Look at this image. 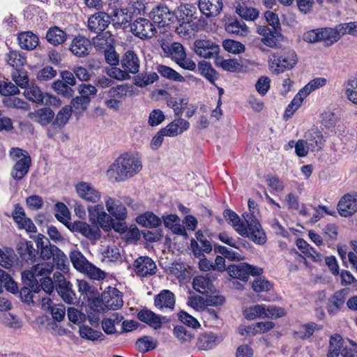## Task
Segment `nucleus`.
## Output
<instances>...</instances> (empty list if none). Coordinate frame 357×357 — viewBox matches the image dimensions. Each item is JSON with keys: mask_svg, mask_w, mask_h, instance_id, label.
<instances>
[{"mask_svg": "<svg viewBox=\"0 0 357 357\" xmlns=\"http://www.w3.org/2000/svg\"><path fill=\"white\" fill-rule=\"evenodd\" d=\"M222 215L227 223L241 236L248 237L259 245H264L266 242V233L260 222H257L252 214L243 215L244 220H241L236 212L227 208Z\"/></svg>", "mask_w": 357, "mask_h": 357, "instance_id": "f257e3e1", "label": "nucleus"}, {"mask_svg": "<svg viewBox=\"0 0 357 357\" xmlns=\"http://www.w3.org/2000/svg\"><path fill=\"white\" fill-rule=\"evenodd\" d=\"M142 169V165L139 158L124 153L109 166L107 175L114 181H123L139 173Z\"/></svg>", "mask_w": 357, "mask_h": 357, "instance_id": "f03ea898", "label": "nucleus"}, {"mask_svg": "<svg viewBox=\"0 0 357 357\" xmlns=\"http://www.w3.org/2000/svg\"><path fill=\"white\" fill-rule=\"evenodd\" d=\"M36 243L38 254L43 260L52 258L57 269L63 273L68 271L69 264L67 256L57 246L51 244L48 238L38 234L36 238Z\"/></svg>", "mask_w": 357, "mask_h": 357, "instance_id": "7ed1b4c3", "label": "nucleus"}, {"mask_svg": "<svg viewBox=\"0 0 357 357\" xmlns=\"http://www.w3.org/2000/svg\"><path fill=\"white\" fill-rule=\"evenodd\" d=\"M120 63L123 69L111 67L106 71L108 76L123 81L130 79V73L136 74L139 72L140 61L137 54L133 51L128 50L126 52Z\"/></svg>", "mask_w": 357, "mask_h": 357, "instance_id": "20e7f679", "label": "nucleus"}, {"mask_svg": "<svg viewBox=\"0 0 357 357\" xmlns=\"http://www.w3.org/2000/svg\"><path fill=\"white\" fill-rule=\"evenodd\" d=\"M174 17H176L178 26L177 29H181L187 33L190 34L192 32L197 31L199 29L198 11L197 7L193 4L181 5L174 12Z\"/></svg>", "mask_w": 357, "mask_h": 357, "instance_id": "39448f33", "label": "nucleus"}, {"mask_svg": "<svg viewBox=\"0 0 357 357\" xmlns=\"http://www.w3.org/2000/svg\"><path fill=\"white\" fill-rule=\"evenodd\" d=\"M9 157L15 162L10 176L16 181H21L28 174L31 165L29 153L19 147H13L9 151Z\"/></svg>", "mask_w": 357, "mask_h": 357, "instance_id": "423d86ee", "label": "nucleus"}, {"mask_svg": "<svg viewBox=\"0 0 357 357\" xmlns=\"http://www.w3.org/2000/svg\"><path fill=\"white\" fill-rule=\"evenodd\" d=\"M271 68L275 74L282 73L292 69L298 62L296 52L292 49H284L273 55Z\"/></svg>", "mask_w": 357, "mask_h": 357, "instance_id": "0eeeda50", "label": "nucleus"}, {"mask_svg": "<svg viewBox=\"0 0 357 357\" xmlns=\"http://www.w3.org/2000/svg\"><path fill=\"white\" fill-rule=\"evenodd\" d=\"M55 288L63 301L68 304L79 303V297L73 289V284L67 281L65 276L60 272H55L53 275Z\"/></svg>", "mask_w": 357, "mask_h": 357, "instance_id": "6e6552de", "label": "nucleus"}, {"mask_svg": "<svg viewBox=\"0 0 357 357\" xmlns=\"http://www.w3.org/2000/svg\"><path fill=\"white\" fill-rule=\"evenodd\" d=\"M72 107L66 105L63 107L56 114L55 118L52 121L47 130V135L49 138H52L58 134L68 123L72 116Z\"/></svg>", "mask_w": 357, "mask_h": 357, "instance_id": "1a4fd4ad", "label": "nucleus"}, {"mask_svg": "<svg viewBox=\"0 0 357 357\" xmlns=\"http://www.w3.org/2000/svg\"><path fill=\"white\" fill-rule=\"evenodd\" d=\"M130 30L135 36L142 40L152 38L157 33L154 23L142 17L134 21L130 25Z\"/></svg>", "mask_w": 357, "mask_h": 357, "instance_id": "9d476101", "label": "nucleus"}, {"mask_svg": "<svg viewBox=\"0 0 357 357\" xmlns=\"http://www.w3.org/2000/svg\"><path fill=\"white\" fill-rule=\"evenodd\" d=\"M89 221L92 224L98 222L100 227L105 231L112 229L114 220L107 214L102 205H96L88 208Z\"/></svg>", "mask_w": 357, "mask_h": 357, "instance_id": "9b49d317", "label": "nucleus"}, {"mask_svg": "<svg viewBox=\"0 0 357 357\" xmlns=\"http://www.w3.org/2000/svg\"><path fill=\"white\" fill-rule=\"evenodd\" d=\"M149 17L154 24L159 27H164L169 25L173 22L174 14L166 5L160 3L152 9L149 14Z\"/></svg>", "mask_w": 357, "mask_h": 357, "instance_id": "f8f14e48", "label": "nucleus"}, {"mask_svg": "<svg viewBox=\"0 0 357 357\" xmlns=\"http://www.w3.org/2000/svg\"><path fill=\"white\" fill-rule=\"evenodd\" d=\"M54 263L43 262L33 266L32 271L22 272L23 277L28 279L29 284H33L35 289H38V282L36 277L50 278L49 275L53 271Z\"/></svg>", "mask_w": 357, "mask_h": 357, "instance_id": "ddd939ff", "label": "nucleus"}, {"mask_svg": "<svg viewBox=\"0 0 357 357\" xmlns=\"http://www.w3.org/2000/svg\"><path fill=\"white\" fill-rule=\"evenodd\" d=\"M24 95L30 101L38 105H41L44 103L46 105H56V102H57L58 105H60V101L56 97L43 93L38 86L33 84L24 89Z\"/></svg>", "mask_w": 357, "mask_h": 357, "instance_id": "4468645a", "label": "nucleus"}, {"mask_svg": "<svg viewBox=\"0 0 357 357\" xmlns=\"http://www.w3.org/2000/svg\"><path fill=\"white\" fill-rule=\"evenodd\" d=\"M68 228L73 232H77L85 238L93 241L101 237V231L98 225L91 227L85 222L75 221L68 225Z\"/></svg>", "mask_w": 357, "mask_h": 357, "instance_id": "2eb2a0df", "label": "nucleus"}, {"mask_svg": "<svg viewBox=\"0 0 357 357\" xmlns=\"http://www.w3.org/2000/svg\"><path fill=\"white\" fill-rule=\"evenodd\" d=\"M17 252L22 261L28 265L33 264L38 255V248L35 249L31 241H20L16 248Z\"/></svg>", "mask_w": 357, "mask_h": 357, "instance_id": "dca6fc26", "label": "nucleus"}, {"mask_svg": "<svg viewBox=\"0 0 357 357\" xmlns=\"http://www.w3.org/2000/svg\"><path fill=\"white\" fill-rule=\"evenodd\" d=\"M100 301L106 308L112 310L119 309L123 304L121 292L114 287H108L102 293Z\"/></svg>", "mask_w": 357, "mask_h": 357, "instance_id": "f3484780", "label": "nucleus"}, {"mask_svg": "<svg viewBox=\"0 0 357 357\" xmlns=\"http://www.w3.org/2000/svg\"><path fill=\"white\" fill-rule=\"evenodd\" d=\"M135 271L139 277L153 275L156 272V264L149 257H139L134 261Z\"/></svg>", "mask_w": 357, "mask_h": 357, "instance_id": "a211bd4d", "label": "nucleus"}, {"mask_svg": "<svg viewBox=\"0 0 357 357\" xmlns=\"http://www.w3.org/2000/svg\"><path fill=\"white\" fill-rule=\"evenodd\" d=\"M350 289L345 287L336 291L328 299L327 311L329 314L335 315L339 312L345 303V300L349 294Z\"/></svg>", "mask_w": 357, "mask_h": 357, "instance_id": "6ab92c4d", "label": "nucleus"}, {"mask_svg": "<svg viewBox=\"0 0 357 357\" xmlns=\"http://www.w3.org/2000/svg\"><path fill=\"white\" fill-rule=\"evenodd\" d=\"M194 46L196 54L206 59L214 57L220 50L218 45L208 40H197L195 42Z\"/></svg>", "mask_w": 357, "mask_h": 357, "instance_id": "aec40b11", "label": "nucleus"}, {"mask_svg": "<svg viewBox=\"0 0 357 357\" xmlns=\"http://www.w3.org/2000/svg\"><path fill=\"white\" fill-rule=\"evenodd\" d=\"M109 24L110 16L109 13L98 12L89 17L88 28L90 31L98 34L102 33Z\"/></svg>", "mask_w": 357, "mask_h": 357, "instance_id": "412c9836", "label": "nucleus"}, {"mask_svg": "<svg viewBox=\"0 0 357 357\" xmlns=\"http://www.w3.org/2000/svg\"><path fill=\"white\" fill-rule=\"evenodd\" d=\"M304 137L307 149L312 152L320 151L324 145L325 140L323 134L317 128L307 131L305 133Z\"/></svg>", "mask_w": 357, "mask_h": 357, "instance_id": "4be33fe9", "label": "nucleus"}, {"mask_svg": "<svg viewBox=\"0 0 357 357\" xmlns=\"http://www.w3.org/2000/svg\"><path fill=\"white\" fill-rule=\"evenodd\" d=\"M337 210L341 216L349 217L357 211V195L347 194L339 201Z\"/></svg>", "mask_w": 357, "mask_h": 357, "instance_id": "5701e85b", "label": "nucleus"}, {"mask_svg": "<svg viewBox=\"0 0 357 357\" xmlns=\"http://www.w3.org/2000/svg\"><path fill=\"white\" fill-rule=\"evenodd\" d=\"M55 114L50 107H42L29 112L28 117L42 126H47L52 123Z\"/></svg>", "mask_w": 357, "mask_h": 357, "instance_id": "b1692460", "label": "nucleus"}, {"mask_svg": "<svg viewBox=\"0 0 357 357\" xmlns=\"http://www.w3.org/2000/svg\"><path fill=\"white\" fill-rule=\"evenodd\" d=\"M76 191L82 199L89 202L96 203L100 199V193L86 182H80L76 185Z\"/></svg>", "mask_w": 357, "mask_h": 357, "instance_id": "393cba45", "label": "nucleus"}, {"mask_svg": "<svg viewBox=\"0 0 357 357\" xmlns=\"http://www.w3.org/2000/svg\"><path fill=\"white\" fill-rule=\"evenodd\" d=\"M91 47L90 40L84 36H76L72 41L69 50L71 52L78 56L84 57L89 54Z\"/></svg>", "mask_w": 357, "mask_h": 357, "instance_id": "a878e982", "label": "nucleus"}, {"mask_svg": "<svg viewBox=\"0 0 357 357\" xmlns=\"http://www.w3.org/2000/svg\"><path fill=\"white\" fill-rule=\"evenodd\" d=\"M223 3L221 0H199V11L207 17L218 15L222 10Z\"/></svg>", "mask_w": 357, "mask_h": 357, "instance_id": "bb28decb", "label": "nucleus"}, {"mask_svg": "<svg viewBox=\"0 0 357 357\" xmlns=\"http://www.w3.org/2000/svg\"><path fill=\"white\" fill-rule=\"evenodd\" d=\"M137 318L141 321L157 330L162 327V322L166 321L165 317H160L150 310H142L137 313Z\"/></svg>", "mask_w": 357, "mask_h": 357, "instance_id": "cd10ccee", "label": "nucleus"}, {"mask_svg": "<svg viewBox=\"0 0 357 357\" xmlns=\"http://www.w3.org/2000/svg\"><path fill=\"white\" fill-rule=\"evenodd\" d=\"M176 298L174 294L169 290L164 289L154 298L156 307L162 310H173L175 306Z\"/></svg>", "mask_w": 357, "mask_h": 357, "instance_id": "c85d7f7f", "label": "nucleus"}, {"mask_svg": "<svg viewBox=\"0 0 357 357\" xmlns=\"http://www.w3.org/2000/svg\"><path fill=\"white\" fill-rule=\"evenodd\" d=\"M108 212L118 220H125L127 218V209L120 200L108 197L105 201Z\"/></svg>", "mask_w": 357, "mask_h": 357, "instance_id": "c756f323", "label": "nucleus"}, {"mask_svg": "<svg viewBox=\"0 0 357 357\" xmlns=\"http://www.w3.org/2000/svg\"><path fill=\"white\" fill-rule=\"evenodd\" d=\"M190 123L188 121L178 117L176 118L172 122L169 123L162 131L168 137L177 136L189 128Z\"/></svg>", "mask_w": 357, "mask_h": 357, "instance_id": "7c9ffc66", "label": "nucleus"}, {"mask_svg": "<svg viewBox=\"0 0 357 357\" xmlns=\"http://www.w3.org/2000/svg\"><path fill=\"white\" fill-rule=\"evenodd\" d=\"M114 39L109 31L98 33L93 38V43L98 51L105 52L109 50H112L114 47Z\"/></svg>", "mask_w": 357, "mask_h": 357, "instance_id": "2f4dec72", "label": "nucleus"}, {"mask_svg": "<svg viewBox=\"0 0 357 357\" xmlns=\"http://www.w3.org/2000/svg\"><path fill=\"white\" fill-rule=\"evenodd\" d=\"M20 47L25 50H33L39 44V38L32 31H23L19 33L17 37Z\"/></svg>", "mask_w": 357, "mask_h": 357, "instance_id": "473e14b6", "label": "nucleus"}, {"mask_svg": "<svg viewBox=\"0 0 357 357\" xmlns=\"http://www.w3.org/2000/svg\"><path fill=\"white\" fill-rule=\"evenodd\" d=\"M77 284L79 293V296H78L79 299L82 296L83 300H87L88 301L97 300L100 302L98 299L99 293L95 287L89 285V284L84 280H77Z\"/></svg>", "mask_w": 357, "mask_h": 357, "instance_id": "72a5a7b5", "label": "nucleus"}, {"mask_svg": "<svg viewBox=\"0 0 357 357\" xmlns=\"http://www.w3.org/2000/svg\"><path fill=\"white\" fill-rule=\"evenodd\" d=\"M6 63L13 67L15 70H20L24 68L26 59L23 52L17 50H10L5 56Z\"/></svg>", "mask_w": 357, "mask_h": 357, "instance_id": "f704fd0d", "label": "nucleus"}, {"mask_svg": "<svg viewBox=\"0 0 357 357\" xmlns=\"http://www.w3.org/2000/svg\"><path fill=\"white\" fill-rule=\"evenodd\" d=\"M45 38L50 44L54 46H58L61 44H63L66 41L67 38V34L59 26H54L50 27L47 30L45 35Z\"/></svg>", "mask_w": 357, "mask_h": 357, "instance_id": "c9c22d12", "label": "nucleus"}, {"mask_svg": "<svg viewBox=\"0 0 357 357\" xmlns=\"http://www.w3.org/2000/svg\"><path fill=\"white\" fill-rule=\"evenodd\" d=\"M137 222L146 227L156 228L161 225V219L153 212H146L139 215L136 218Z\"/></svg>", "mask_w": 357, "mask_h": 357, "instance_id": "e433bc0d", "label": "nucleus"}, {"mask_svg": "<svg viewBox=\"0 0 357 357\" xmlns=\"http://www.w3.org/2000/svg\"><path fill=\"white\" fill-rule=\"evenodd\" d=\"M193 289L202 294H208L213 291V286L211 280L206 277L197 276L193 279Z\"/></svg>", "mask_w": 357, "mask_h": 357, "instance_id": "4c0bfd02", "label": "nucleus"}, {"mask_svg": "<svg viewBox=\"0 0 357 357\" xmlns=\"http://www.w3.org/2000/svg\"><path fill=\"white\" fill-rule=\"evenodd\" d=\"M28 279L23 277V273H22V280L23 287L20 289V290H18V294L20 296V298L21 301L26 303H34V298H36L34 294L35 291H33L34 288L32 287V284L28 283Z\"/></svg>", "mask_w": 357, "mask_h": 357, "instance_id": "58836bf2", "label": "nucleus"}, {"mask_svg": "<svg viewBox=\"0 0 357 357\" xmlns=\"http://www.w3.org/2000/svg\"><path fill=\"white\" fill-rule=\"evenodd\" d=\"M199 243L192 238L190 241V246L193 255L197 258L204 257V252L210 253L212 250V245L209 241L204 238Z\"/></svg>", "mask_w": 357, "mask_h": 357, "instance_id": "ea45409f", "label": "nucleus"}, {"mask_svg": "<svg viewBox=\"0 0 357 357\" xmlns=\"http://www.w3.org/2000/svg\"><path fill=\"white\" fill-rule=\"evenodd\" d=\"M218 337L215 334L209 332L201 334L197 342V346L199 349H211L217 345Z\"/></svg>", "mask_w": 357, "mask_h": 357, "instance_id": "a19ab883", "label": "nucleus"}, {"mask_svg": "<svg viewBox=\"0 0 357 357\" xmlns=\"http://www.w3.org/2000/svg\"><path fill=\"white\" fill-rule=\"evenodd\" d=\"M156 70L167 79L178 82H185V78L183 76L169 66L160 64L156 66Z\"/></svg>", "mask_w": 357, "mask_h": 357, "instance_id": "79ce46f5", "label": "nucleus"}, {"mask_svg": "<svg viewBox=\"0 0 357 357\" xmlns=\"http://www.w3.org/2000/svg\"><path fill=\"white\" fill-rule=\"evenodd\" d=\"M225 30L227 33L236 36H245L248 32L246 24L237 19L231 20L226 23Z\"/></svg>", "mask_w": 357, "mask_h": 357, "instance_id": "37998d69", "label": "nucleus"}, {"mask_svg": "<svg viewBox=\"0 0 357 357\" xmlns=\"http://www.w3.org/2000/svg\"><path fill=\"white\" fill-rule=\"evenodd\" d=\"M159 77L156 73L143 72L134 77V84L139 87H145L158 80Z\"/></svg>", "mask_w": 357, "mask_h": 357, "instance_id": "c03bdc74", "label": "nucleus"}, {"mask_svg": "<svg viewBox=\"0 0 357 357\" xmlns=\"http://www.w3.org/2000/svg\"><path fill=\"white\" fill-rule=\"evenodd\" d=\"M327 79L324 77H317L309 82L299 91V95L306 98L311 92L326 84Z\"/></svg>", "mask_w": 357, "mask_h": 357, "instance_id": "a18cd8bd", "label": "nucleus"}, {"mask_svg": "<svg viewBox=\"0 0 357 357\" xmlns=\"http://www.w3.org/2000/svg\"><path fill=\"white\" fill-rule=\"evenodd\" d=\"M135 345L140 352L146 353L155 349L158 342L151 336L144 335L136 341Z\"/></svg>", "mask_w": 357, "mask_h": 357, "instance_id": "49530a36", "label": "nucleus"}, {"mask_svg": "<svg viewBox=\"0 0 357 357\" xmlns=\"http://www.w3.org/2000/svg\"><path fill=\"white\" fill-rule=\"evenodd\" d=\"M236 13L245 20L254 21L259 17V11L252 7H248L245 3L238 4L236 9Z\"/></svg>", "mask_w": 357, "mask_h": 357, "instance_id": "de8ad7c7", "label": "nucleus"}, {"mask_svg": "<svg viewBox=\"0 0 357 357\" xmlns=\"http://www.w3.org/2000/svg\"><path fill=\"white\" fill-rule=\"evenodd\" d=\"M198 70L202 76L208 79L211 84H215V80L218 75L216 70L212 67L211 64L202 61L198 63Z\"/></svg>", "mask_w": 357, "mask_h": 357, "instance_id": "09e8293b", "label": "nucleus"}, {"mask_svg": "<svg viewBox=\"0 0 357 357\" xmlns=\"http://www.w3.org/2000/svg\"><path fill=\"white\" fill-rule=\"evenodd\" d=\"M70 259L74 268L81 273L84 271L85 268L89 264V261L83 254L78 250L72 251L70 253Z\"/></svg>", "mask_w": 357, "mask_h": 357, "instance_id": "8fccbe9b", "label": "nucleus"}, {"mask_svg": "<svg viewBox=\"0 0 357 357\" xmlns=\"http://www.w3.org/2000/svg\"><path fill=\"white\" fill-rule=\"evenodd\" d=\"M284 40V36L280 30H273L269 35L262 38L261 42L271 48H280V43Z\"/></svg>", "mask_w": 357, "mask_h": 357, "instance_id": "3c124183", "label": "nucleus"}, {"mask_svg": "<svg viewBox=\"0 0 357 357\" xmlns=\"http://www.w3.org/2000/svg\"><path fill=\"white\" fill-rule=\"evenodd\" d=\"M165 51L175 62L186 57L184 47L179 43H173L167 47V50H165Z\"/></svg>", "mask_w": 357, "mask_h": 357, "instance_id": "603ef678", "label": "nucleus"}, {"mask_svg": "<svg viewBox=\"0 0 357 357\" xmlns=\"http://www.w3.org/2000/svg\"><path fill=\"white\" fill-rule=\"evenodd\" d=\"M244 266H245V263L229 266L228 272L230 276L243 282H247L249 279V276L247 269Z\"/></svg>", "mask_w": 357, "mask_h": 357, "instance_id": "864d4df0", "label": "nucleus"}, {"mask_svg": "<svg viewBox=\"0 0 357 357\" xmlns=\"http://www.w3.org/2000/svg\"><path fill=\"white\" fill-rule=\"evenodd\" d=\"M79 335L82 338L90 341L102 340L104 335L98 331H96L89 326H81L79 327Z\"/></svg>", "mask_w": 357, "mask_h": 357, "instance_id": "5fc2aeb1", "label": "nucleus"}, {"mask_svg": "<svg viewBox=\"0 0 357 357\" xmlns=\"http://www.w3.org/2000/svg\"><path fill=\"white\" fill-rule=\"evenodd\" d=\"M111 11L109 15L113 21H116V23L120 24L124 26H127V23L129 22L130 16L126 12L125 9L117 8L116 6L114 8H111Z\"/></svg>", "mask_w": 357, "mask_h": 357, "instance_id": "6e6d98bb", "label": "nucleus"}, {"mask_svg": "<svg viewBox=\"0 0 357 357\" xmlns=\"http://www.w3.org/2000/svg\"><path fill=\"white\" fill-rule=\"evenodd\" d=\"M345 94L351 102L357 105V74L347 82Z\"/></svg>", "mask_w": 357, "mask_h": 357, "instance_id": "4d7b16f0", "label": "nucleus"}, {"mask_svg": "<svg viewBox=\"0 0 357 357\" xmlns=\"http://www.w3.org/2000/svg\"><path fill=\"white\" fill-rule=\"evenodd\" d=\"M296 245L303 253H304L307 257H311L314 261H317L320 259V254L303 238L297 239Z\"/></svg>", "mask_w": 357, "mask_h": 357, "instance_id": "13d9d810", "label": "nucleus"}, {"mask_svg": "<svg viewBox=\"0 0 357 357\" xmlns=\"http://www.w3.org/2000/svg\"><path fill=\"white\" fill-rule=\"evenodd\" d=\"M55 208L57 212L55 215L56 218L68 227V225L71 223L68 221L70 218L68 208L62 202H58L55 206Z\"/></svg>", "mask_w": 357, "mask_h": 357, "instance_id": "bf43d9fd", "label": "nucleus"}, {"mask_svg": "<svg viewBox=\"0 0 357 357\" xmlns=\"http://www.w3.org/2000/svg\"><path fill=\"white\" fill-rule=\"evenodd\" d=\"M266 314L265 305H256L244 310V316L248 320H253L257 317H264Z\"/></svg>", "mask_w": 357, "mask_h": 357, "instance_id": "052dcab7", "label": "nucleus"}, {"mask_svg": "<svg viewBox=\"0 0 357 357\" xmlns=\"http://www.w3.org/2000/svg\"><path fill=\"white\" fill-rule=\"evenodd\" d=\"M314 323L307 324L302 326L298 331L294 332V337L296 339L305 340L312 336L317 327Z\"/></svg>", "mask_w": 357, "mask_h": 357, "instance_id": "680f3d73", "label": "nucleus"}, {"mask_svg": "<svg viewBox=\"0 0 357 357\" xmlns=\"http://www.w3.org/2000/svg\"><path fill=\"white\" fill-rule=\"evenodd\" d=\"M305 98V97L300 96L298 92L287 107L284 114V119L288 120L299 108Z\"/></svg>", "mask_w": 357, "mask_h": 357, "instance_id": "e2e57ef3", "label": "nucleus"}, {"mask_svg": "<svg viewBox=\"0 0 357 357\" xmlns=\"http://www.w3.org/2000/svg\"><path fill=\"white\" fill-rule=\"evenodd\" d=\"M53 89L59 95L66 98H71L73 96L74 91L71 86L63 81L56 80L52 84Z\"/></svg>", "mask_w": 357, "mask_h": 357, "instance_id": "0e129e2a", "label": "nucleus"}, {"mask_svg": "<svg viewBox=\"0 0 357 357\" xmlns=\"http://www.w3.org/2000/svg\"><path fill=\"white\" fill-rule=\"evenodd\" d=\"M321 35L326 47H330L338 41V35L333 28H323Z\"/></svg>", "mask_w": 357, "mask_h": 357, "instance_id": "69168bd1", "label": "nucleus"}, {"mask_svg": "<svg viewBox=\"0 0 357 357\" xmlns=\"http://www.w3.org/2000/svg\"><path fill=\"white\" fill-rule=\"evenodd\" d=\"M13 79L15 81L16 85L21 88L26 89L31 84H29V77L26 71L22 70H15L12 74Z\"/></svg>", "mask_w": 357, "mask_h": 357, "instance_id": "338daca9", "label": "nucleus"}, {"mask_svg": "<svg viewBox=\"0 0 357 357\" xmlns=\"http://www.w3.org/2000/svg\"><path fill=\"white\" fill-rule=\"evenodd\" d=\"M224 49L228 52L239 54L245 51V45L238 41L227 39L222 42Z\"/></svg>", "mask_w": 357, "mask_h": 357, "instance_id": "774afa93", "label": "nucleus"}]
</instances>
